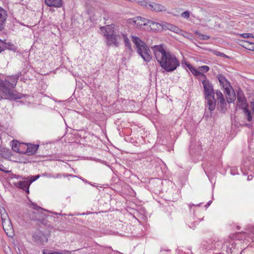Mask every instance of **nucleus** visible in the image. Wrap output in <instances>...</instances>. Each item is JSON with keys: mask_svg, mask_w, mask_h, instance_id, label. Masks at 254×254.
Wrapping results in <instances>:
<instances>
[{"mask_svg": "<svg viewBox=\"0 0 254 254\" xmlns=\"http://www.w3.org/2000/svg\"><path fill=\"white\" fill-rule=\"evenodd\" d=\"M196 76L199 78L200 79L202 80V82L203 81H208V80L207 79L206 76L200 71L199 72H197V75Z\"/></svg>", "mask_w": 254, "mask_h": 254, "instance_id": "obj_31", "label": "nucleus"}, {"mask_svg": "<svg viewBox=\"0 0 254 254\" xmlns=\"http://www.w3.org/2000/svg\"><path fill=\"white\" fill-rule=\"evenodd\" d=\"M7 16L6 11L0 7V31L4 29Z\"/></svg>", "mask_w": 254, "mask_h": 254, "instance_id": "obj_13", "label": "nucleus"}, {"mask_svg": "<svg viewBox=\"0 0 254 254\" xmlns=\"http://www.w3.org/2000/svg\"><path fill=\"white\" fill-rule=\"evenodd\" d=\"M40 177V175H36V176H32L31 177H29L27 178V179H28L30 181V183H32L34 181L37 180Z\"/></svg>", "mask_w": 254, "mask_h": 254, "instance_id": "obj_32", "label": "nucleus"}, {"mask_svg": "<svg viewBox=\"0 0 254 254\" xmlns=\"http://www.w3.org/2000/svg\"><path fill=\"white\" fill-rule=\"evenodd\" d=\"M31 206L36 211L28 210L26 215L28 217L29 220L40 221L43 219L42 211L44 209L34 203H32Z\"/></svg>", "mask_w": 254, "mask_h": 254, "instance_id": "obj_5", "label": "nucleus"}, {"mask_svg": "<svg viewBox=\"0 0 254 254\" xmlns=\"http://www.w3.org/2000/svg\"><path fill=\"white\" fill-rule=\"evenodd\" d=\"M214 96H211L207 98H205L207 100V104L208 106L209 110L211 112L213 111L216 107V100L215 99Z\"/></svg>", "mask_w": 254, "mask_h": 254, "instance_id": "obj_18", "label": "nucleus"}, {"mask_svg": "<svg viewBox=\"0 0 254 254\" xmlns=\"http://www.w3.org/2000/svg\"><path fill=\"white\" fill-rule=\"evenodd\" d=\"M133 22L137 25V26L148 25L149 20L141 17H136L133 18Z\"/></svg>", "mask_w": 254, "mask_h": 254, "instance_id": "obj_19", "label": "nucleus"}, {"mask_svg": "<svg viewBox=\"0 0 254 254\" xmlns=\"http://www.w3.org/2000/svg\"><path fill=\"white\" fill-rule=\"evenodd\" d=\"M12 46H13V45L10 43H5L0 39V53L5 49H11Z\"/></svg>", "mask_w": 254, "mask_h": 254, "instance_id": "obj_23", "label": "nucleus"}, {"mask_svg": "<svg viewBox=\"0 0 254 254\" xmlns=\"http://www.w3.org/2000/svg\"><path fill=\"white\" fill-rule=\"evenodd\" d=\"M241 36L244 38H254L253 34L252 33H243Z\"/></svg>", "mask_w": 254, "mask_h": 254, "instance_id": "obj_34", "label": "nucleus"}, {"mask_svg": "<svg viewBox=\"0 0 254 254\" xmlns=\"http://www.w3.org/2000/svg\"><path fill=\"white\" fill-rule=\"evenodd\" d=\"M214 52H215L214 53L217 56L222 57L223 58H228V57L227 55H226L225 54H224V53H221L219 52H217V51H215Z\"/></svg>", "mask_w": 254, "mask_h": 254, "instance_id": "obj_36", "label": "nucleus"}, {"mask_svg": "<svg viewBox=\"0 0 254 254\" xmlns=\"http://www.w3.org/2000/svg\"><path fill=\"white\" fill-rule=\"evenodd\" d=\"M243 112L245 114V117L247 118V120L249 122H251L252 120L253 116L252 115L251 112L250 110L249 109L248 107L245 108L243 109Z\"/></svg>", "mask_w": 254, "mask_h": 254, "instance_id": "obj_26", "label": "nucleus"}, {"mask_svg": "<svg viewBox=\"0 0 254 254\" xmlns=\"http://www.w3.org/2000/svg\"><path fill=\"white\" fill-rule=\"evenodd\" d=\"M165 26L169 30L174 32L177 34L180 33L181 32V29L178 27L177 26L170 24V23H166Z\"/></svg>", "mask_w": 254, "mask_h": 254, "instance_id": "obj_22", "label": "nucleus"}, {"mask_svg": "<svg viewBox=\"0 0 254 254\" xmlns=\"http://www.w3.org/2000/svg\"><path fill=\"white\" fill-rule=\"evenodd\" d=\"M211 203V201H209L207 203V204L206 205V206H209V205H210Z\"/></svg>", "mask_w": 254, "mask_h": 254, "instance_id": "obj_40", "label": "nucleus"}, {"mask_svg": "<svg viewBox=\"0 0 254 254\" xmlns=\"http://www.w3.org/2000/svg\"><path fill=\"white\" fill-rule=\"evenodd\" d=\"M248 106L247 100L244 95L238 93L237 95V107L240 109L243 110L245 108L248 107Z\"/></svg>", "mask_w": 254, "mask_h": 254, "instance_id": "obj_12", "label": "nucleus"}, {"mask_svg": "<svg viewBox=\"0 0 254 254\" xmlns=\"http://www.w3.org/2000/svg\"><path fill=\"white\" fill-rule=\"evenodd\" d=\"M205 116H206V117H209V115H205Z\"/></svg>", "mask_w": 254, "mask_h": 254, "instance_id": "obj_43", "label": "nucleus"}, {"mask_svg": "<svg viewBox=\"0 0 254 254\" xmlns=\"http://www.w3.org/2000/svg\"><path fill=\"white\" fill-rule=\"evenodd\" d=\"M24 143H20L17 141H13L12 144V149L16 152L21 153V151H24Z\"/></svg>", "mask_w": 254, "mask_h": 254, "instance_id": "obj_20", "label": "nucleus"}, {"mask_svg": "<svg viewBox=\"0 0 254 254\" xmlns=\"http://www.w3.org/2000/svg\"><path fill=\"white\" fill-rule=\"evenodd\" d=\"M195 35L198 39L202 40H206L209 39L210 38L209 36L202 34L198 31H195Z\"/></svg>", "mask_w": 254, "mask_h": 254, "instance_id": "obj_29", "label": "nucleus"}, {"mask_svg": "<svg viewBox=\"0 0 254 254\" xmlns=\"http://www.w3.org/2000/svg\"><path fill=\"white\" fill-rule=\"evenodd\" d=\"M215 94L218 102L217 107V109L219 111L225 113L227 110V101L221 91L216 90Z\"/></svg>", "mask_w": 254, "mask_h": 254, "instance_id": "obj_7", "label": "nucleus"}, {"mask_svg": "<svg viewBox=\"0 0 254 254\" xmlns=\"http://www.w3.org/2000/svg\"><path fill=\"white\" fill-rule=\"evenodd\" d=\"M5 167L0 163V170L2 171V172H5V173H8L9 171H6L5 170Z\"/></svg>", "mask_w": 254, "mask_h": 254, "instance_id": "obj_38", "label": "nucleus"}, {"mask_svg": "<svg viewBox=\"0 0 254 254\" xmlns=\"http://www.w3.org/2000/svg\"><path fill=\"white\" fill-rule=\"evenodd\" d=\"M43 254H69L70 252L67 251H64L62 252H52L51 251H43Z\"/></svg>", "mask_w": 254, "mask_h": 254, "instance_id": "obj_28", "label": "nucleus"}, {"mask_svg": "<svg viewBox=\"0 0 254 254\" xmlns=\"http://www.w3.org/2000/svg\"><path fill=\"white\" fill-rule=\"evenodd\" d=\"M217 78L220 85L225 89V90L229 89V87H231V88H232V86L230 85L229 82L226 79L224 75L222 74H219L217 76Z\"/></svg>", "mask_w": 254, "mask_h": 254, "instance_id": "obj_16", "label": "nucleus"}, {"mask_svg": "<svg viewBox=\"0 0 254 254\" xmlns=\"http://www.w3.org/2000/svg\"><path fill=\"white\" fill-rule=\"evenodd\" d=\"M123 36L124 37V42L125 43V46L127 48L128 50L130 52H132L133 50L131 47V43L129 41V40L127 38V37L124 34H123Z\"/></svg>", "mask_w": 254, "mask_h": 254, "instance_id": "obj_27", "label": "nucleus"}, {"mask_svg": "<svg viewBox=\"0 0 254 254\" xmlns=\"http://www.w3.org/2000/svg\"><path fill=\"white\" fill-rule=\"evenodd\" d=\"M33 240L39 245H44L47 242L48 238L47 235L42 232L34 233L33 235Z\"/></svg>", "mask_w": 254, "mask_h": 254, "instance_id": "obj_11", "label": "nucleus"}, {"mask_svg": "<svg viewBox=\"0 0 254 254\" xmlns=\"http://www.w3.org/2000/svg\"><path fill=\"white\" fill-rule=\"evenodd\" d=\"M138 3L140 5L144 7L145 8L152 11H155L156 12L166 11L167 9V7L163 5L153 2L148 1L145 0L139 1L138 2Z\"/></svg>", "mask_w": 254, "mask_h": 254, "instance_id": "obj_6", "label": "nucleus"}, {"mask_svg": "<svg viewBox=\"0 0 254 254\" xmlns=\"http://www.w3.org/2000/svg\"><path fill=\"white\" fill-rule=\"evenodd\" d=\"M160 66L167 72L174 71L180 65V61L170 52H167L162 45L151 47Z\"/></svg>", "mask_w": 254, "mask_h": 254, "instance_id": "obj_1", "label": "nucleus"}, {"mask_svg": "<svg viewBox=\"0 0 254 254\" xmlns=\"http://www.w3.org/2000/svg\"><path fill=\"white\" fill-rule=\"evenodd\" d=\"M31 185L29 180L28 179L27 181H19L16 186L17 188L22 189L23 191H25L26 193L29 192V186Z\"/></svg>", "mask_w": 254, "mask_h": 254, "instance_id": "obj_15", "label": "nucleus"}, {"mask_svg": "<svg viewBox=\"0 0 254 254\" xmlns=\"http://www.w3.org/2000/svg\"><path fill=\"white\" fill-rule=\"evenodd\" d=\"M185 64L186 65V66L188 67V68L191 71H192V69L193 68V67L192 66V65L191 64H189V63L187 62H185Z\"/></svg>", "mask_w": 254, "mask_h": 254, "instance_id": "obj_37", "label": "nucleus"}, {"mask_svg": "<svg viewBox=\"0 0 254 254\" xmlns=\"http://www.w3.org/2000/svg\"><path fill=\"white\" fill-rule=\"evenodd\" d=\"M45 4L49 7H61L63 4V0H44Z\"/></svg>", "mask_w": 254, "mask_h": 254, "instance_id": "obj_14", "label": "nucleus"}, {"mask_svg": "<svg viewBox=\"0 0 254 254\" xmlns=\"http://www.w3.org/2000/svg\"><path fill=\"white\" fill-rule=\"evenodd\" d=\"M241 46L249 50L254 51V43L253 42L246 40L243 41Z\"/></svg>", "mask_w": 254, "mask_h": 254, "instance_id": "obj_21", "label": "nucleus"}, {"mask_svg": "<svg viewBox=\"0 0 254 254\" xmlns=\"http://www.w3.org/2000/svg\"><path fill=\"white\" fill-rule=\"evenodd\" d=\"M195 205L193 204H189V207L191 208L192 206H194Z\"/></svg>", "mask_w": 254, "mask_h": 254, "instance_id": "obj_41", "label": "nucleus"}, {"mask_svg": "<svg viewBox=\"0 0 254 254\" xmlns=\"http://www.w3.org/2000/svg\"><path fill=\"white\" fill-rule=\"evenodd\" d=\"M200 71H198L196 69H195V68H193L192 69V71H191V72L194 74L195 76H196L197 75V72H199Z\"/></svg>", "mask_w": 254, "mask_h": 254, "instance_id": "obj_39", "label": "nucleus"}, {"mask_svg": "<svg viewBox=\"0 0 254 254\" xmlns=\"http://www.w3.org/2000/svg\"><path fill=\"white\" fill-rule=\"evenodd\" d=\"M0 213L1 214V219H4L8 217V214L3 207L0 208Z\"/></svg>", "mask_w": 254, "mask_h": 254, "instance_id": "obj_30", "label": "nucleus"}, {"mask_svg": "<svg viewBox=\"0 0 254 254\" xmlns=\"http://www.w3.org/2000/svg\"><path fill=\"white\" fill-rule=\"evenodd\" d=\"M226 92V97L227 99V102L228 103H231L234 102L236 99V95L234 90L231 91L230 89H227L225 90Z\"/></svg>", "mask_w": 254, "mask_h": 254, "instance_id": "obj_17", "label": "nucleus"}, {"mask_svg": "<svg viewBox=\"0 0 254 254\" xmlns=\"http://www.w3.org/2000/svg\"><path fill=\"white\" fill-rule=\"evenodd\" d=\"M1 156L5 158H9L11 156L10 150L6 148H2L0 152Z\"/></svg>", "mask_w": 254, "mask_h": 254, "instance_id": "obj_25", "label": "nucleus"}, {"mask_svg": "<svg viewBox=\"0 0 254 254\" xmlns=\"http://www.w3.org/2000/svg\"><path fill=\"white\" fill-rule=\"evenodd\" d=\"M131 41L135 46L137 54L141 56L143 60L149 62L152 59L151 52L146 43L139 38L135 36H131Z\"/></svg>", "mask_w": 254, "mask_h": 254, "instance_id": "obj_4", "label": "nucleus"}, {"mask_svg": "<svg viewBox=\"0 0 254 254\" xmlns=\"http://www.w3.org/2000/svg\"><path fill=\"white\" fill-rule=\"evenodd\" d=\"M148 26L150 27V29L152 30H157L159 28L161 25L157 22H154L152 20H149V23H148Z\"/></svg>", "mask_w": 254, "mask_h": 254, "instance_id": "obj_24", "label": "nucleus"}, {"mask_svg": "<svg viewBox=\"0 0 254 254\" xmlns=\"http://www.w3.org/2000/svg\"><path fill=\"white\" fill-rule=\"evenodd\" d=\"M182 17L188 19L190 17V12L188 11H186L185 12H183L181 14Z\"/></svg>", "mask_w": 254, "mask_h": 254, "instance_id": "obj_35", "label": "nucleus"}, {"mask_svg": "<svg viewBox=\"0 0 254 254\" xmlns=\"http://www.w3.org/2000/svg\"><path fill=\"white\" fill-rule=\"evenodd\" d=\"M199 68L201 71L204 72H206L209 70V67L207 65H203L200 66Z\"/></svg>", "mask_w": 254, "mask_h": 254, "instance_id": "obj_33", "label": "nucleus"}, {"mask_svg": "<svg viewBox=\"0 0 254 254\" xmlns=\"http://www.w3.org/2000/svg\"><path fill=\"white\" fill-rule=\"evenodd\" d=\"M100 30L106 37V43L107 46L114 45L116 47H119L118 39L120 38L121 36L117 32L114 25L102 26L100 27Z\"/></svg>", "mask_w": 254, "mask_h": 254, "instance_id": "obj_3", "label": "nucleus"}, {"mask_svg": "<svg viewBox=\"0 0 254 254\" xmlns=\"http://www.w3.org/2000/svg\"><path fill=\"white\" fill-rule=\"evenodd\" d=\"M61 176L60 174H57V177L58 178V177H60Z\"/></svg>", "mask_w": 254, "mask_h": 254, "instance_id": "obj_42", "label": "nucleus"}, {"mask_svg": "<svg viewBox=\"0 0 254 254\" xmlns=\"http://www.w3.org/2000/svg\"><path fill=\"white\" fill-rule=\"evenodd\" d=\"M202 85L204 88L205 98L211 96H214L215 92L212 83L209 81H203Z\"/></svg>", "mask_w": 254, "mask_h": 254, "instance_id": "obj_9", "label": "nucleus"}, {"mask_svg": "<svg viewBox=\"0 0 254 254\" xmlns=\"http://www.w3.org/2000/svg\"><path fill=\"white\" fill-rule=\"evenodd\" d=\"M19 77V76L16 74L7 77L4 80L0 78V94L2 98L10 100L22 98V94L14 90Z\"/></svg>", "mask_w": 254, "mask_h": 254, "instance_id": "obj_2", "label": "nucleus"}, {"mask_svg": "<svg viewBox=\"0 0 254 254\" xmlns=\"http://www.w3.org/2000/svg\"><path fill=\"white\" fill-rule=\"evenodd\" d=\"M39 145L32 143H24V151H21V154H26L28 155H32L36 153Z\"/></svg>", "mask_w": 254, "mask_h": 254, "instance_id": "obj_10", "label": "nucleus"}, {"mask_svg": "<svg viewBox=\"0 0 254 254\" xmlns=\"http://www.w3.org/2000/svg\"><path fill=\"white\" fill-rule=\"evenodd\" d=\"M1 220L4 232L7 236L12 238L14 235V230L10 220L8 217Z\"/></svg>", "mask_w": 254, "mask_h": 254, "instance_id": "obj_8", "label": "nucleus"}]
</instances>
